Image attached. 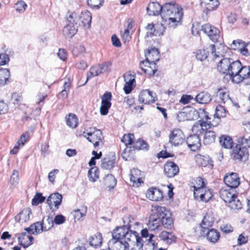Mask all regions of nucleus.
<instances>
[{
  "label": "nucleus",
  "mask_w": 250,
  "mask_h": 250,
  "mask_svg": "<svg viewBox=\"0 0 250 250\" xmlns=\"http://www.w3.org/2000/svg\"><path fill=\"white\" fill-rule=\"evenodd\" d=\"M240 53L246 56H250V42L247 44L245 43Z\"/></svg>",
  "instance_id": "obj_64"
},
{
  "label": "nucleus",
  "mask_w": 250,
  "mask_h": 250,
  "mask_svg": "<svg viewBox=\"0 0 250 250\" xmlns=\"http://www.w3.org/2000/svg\"><path fill=\"white\" fill-rule=\"evenodd\" d=\"M228 204L229 207L233 210H239L241 209L242 208V204L240 201L237 199L236 196Z\"/></svg>",
  "instance_id": "obj_51"
},
{
  "label": "nucleus",
  "mask_w": 250,
  "mask_h": 250,
  "mask_svg": "<svg viewBox=\"0 0 250 250\" xmlns=\"http://www.w3.org/2000/svg\"><path fill=\"white\" fill-rule=\"evenodd\" d=\"M146 196L148 199L154 201H160L163 197L162 191L156 188H149L147 191Z\"/></svg>",
  "instance_id": "obj_26"
},
{
  "label": "nucleus",
  "mask_w": 250,
  "mask_h": 250,
  "mask_svg": "<svg viewBox=\"0 0 250 250\" xmlns=\"http://www.w3.org/2000/svg\"><path fill=\"white\" fill-rule=\"evenodd\" d=\"M124 78L125 82L124 90L126 94H129L132 90L133 86H134V83H135V76L128 73L124 74Z\"/></svg>",
  "instance_id": "obj_24"
},
{
  "label": "nucleus",
  "mask_w": 250,
  "mask_h": 250,
  "mask_svg": "<svg viewBox=\"0 0 250 250\" xmlns=\"http://www.w3.org/2000/svg\"><path fill=\"white\" fill-rule=\"evenodd\" d=\"M133 27L132 20L129 19L128 21L127 25L124 30L121 31V37L124 43L128 42L131 38L130 31Z\"/></svg>",
  "instance_id": "obj_33"
},
{
  "label": "nucleus",
  "mask_w": 250,
  "mask_h": 250,
  "mask_svg": "<svg viewBox=\"0 0 250 250\" xmlns=\"http://www.w3.org/2000/svg\"><path fill=\"white\" fill-rule=\"evenodd\" d=\"M245 42L241 40H235L233 41L232 43L231 44L230 46L231 49L237 50L240 52L242 50L243 46H244Z\"/></svg>",
  "instance_id": "obj_54"
},
{
  "label": "nucleus",
  "mask_w": 250,
  "mask_h": 250,
  "mask_svg": "<svg viewBox=\"0 0 250 250\" xmlns=\"http://www.w3.org/2000/svg\"><path fill=\"white\" fill-rule=\"evenodd\" d=\"M27 228L24 229L25 232H22L20 236L18 237L19 242L21 246L23 248H26L33 244V237L31 236L33 234L32 231L28 229Z\"/></svg>",
  "instance_id": "obj_15"
},
{
  "label": "nucleus",
  "mask_w": 250,
  "mask_h": 250,
  "mask_svg": "<svg viewBox=\"0 0 250 250\" xmlns=\"http://www.w3.org/2000/svg\"><path fill=\"white\" fill-rule=\"evenodd\" d=\"M88 177L89 181L92 182H94L99 177V170L97 167H93L91 168L88 172Z\"/></svg>",
  "instance_id": "obj_49"
},
{
  "label": "nucleus",
  "mask_w": 250,
  "mask_h": 250,
  "mask_svg": "<svg viewBox=\"0 0 250 250\" xmlns=\"http://www.w3.org/2000/svg\"><path fill=\"white\" fill-rule=\"evenodd\" d=\"M140 67L145 73L150 76H153L157 71L156 63H148L145 61H142L140 62Z\"/></svg>",
  "instance_id": "obj_29"
},
{
  "label": "nucleus",
  "mask_w": 250,
  "mask_h": 250,
  "mask_svg": "<svg viewBox=\"0 0 250 250\" xmlns=\"http://www.w3.org/2000/svg\"><path fill=\"white\" fill-rule=\"evenodd\" d=\"M66 124L72 128H76L78 125V120L77 116L73 113H69L65 116Z\"/></svg>",
  "instance_id": "obj_41"
},
{
  "label": "nucleus",
  "mask_w": 250,
  "mask_h": 250,
  "mask_svg": "<svg viewBox=\"0 0 250 250\" xmlns=\"http://www.w3.org/2000/svg\"><path fill=\"white\" fill-rule=\"evenodd\" d=\"M220 196L226 203H229L236 196V191L234 189L224 187L220 191Z\"/></svg>",
  "instance_id": "obj_21"
},
{
  "label": "nucleus",
  "mask_w": 250,
  "mask_h": 250,
  "mask_svg": "<svg viewBox=\"0 0 250 250\" xmlns=\"http://www.w3.org/2000/svg\"><path fill=\"white\" fill-rule=\"evenodd\" d=\"M214 125L211 122H207L204 121L199 120L196 122L192 127V131L195 135L199 136V135L203 134L209 129L211 126Z\"/></svg>",
  "instance_id": "obj_13"
},
{
  "label": "nucleus",
  "mask_w": 250,
  "mask_h": 250,
  "mask_svg": "<svg viewBox=\"0 0 250 250\" xmlns=\"http://www.w3.org/2000/svg\"><path fill=\"white\" fill-rule=\"evenodd\" d=\"M208 52L205 49L198 50L196 53V58L197 60L203 61L207 59Z\"/></svg>",
  "instance_id": "obj_57"
},
{
  "label": "nucleus",
  "mask_w": 250,
  "mask_h": 250,
  "mask_svg": "<svg viewBox=\"0 0 250 250\" xmlns=\"http://www.w3.org/2000/svg\"><path fill=\"white\" fill-rule=\"evenodd\" d=\"M187 143L188 147L193 151L198 150L201 146V141L199 136L197 135H191L188 136L187 139Z\"/></svg>",
  "instance_id": "obj_23"
},
{
  "label": "nucleus",
  "mask_w": 250,
  "mask_h": 250,
  "mask_svg": "<svg viewBox=\"0 0 250 250\" xmlns=\"http://www.w3.org/2000/svg\"><path fill=\"white\" fill-rule=\"evenodd\" d=\"M114 161L109 159H104L101 163L102 168L106 169H110L114 167Z\"/></svg>",
  "instance_id": "obj_56"
},
{
  "label": "nucleus",
  "mask_w": 250,
  "mask_h": 250,
  "mask_svg": "<svg viewBox=\"0 0 250 250\" xmlns=\"http://www.w3.org/2000/svg\"><path fill=\"white\" fill-rule=\"evenodd\" d=\"M71 86V82L70 78H65L64 79L63 89L58 94V97L59 99L63 100L65 99L68 95Z\"/></svg>",
  "instance_id": "obj_37"
},
{
  "label": "nucleus",
  "mask_w": 250,
  "mask_h": 250,
  "mask_svg": "<svg viewBox=\"0 0 250 250\" xmlns=\"http://www.w3.org/2000/svg\"><path fill=\"white\" fill-rule=\"evenodd\" d=\"M83 135L88 141L93 144L95 148L100 145H103L104 137L100 130L92 129L89 131H84Z\"/></svg>",
  "instance_id": "obj_7"
},
{
  "label": "nucleus",
  "mask_w": 250,
  "mask_h": 250,
  "mask_svg": "<svg viewBox=\"0 0 250 250\" xmlns=\"http://www.w3.org/2000/svg\"><path fill=\"white\" fill-rule=\"evenodd\" d=\"M197 115L200 119V120L204 121L205 122H210L209 120L210 118L208 116V114L204 109H199L198 111H197Z\"/></svg>",
  "instance_id": "obj_55"
},
{
  "label": "nucleus",
  "mask_w": 250,
  "mask_h": 250,
  "mask_svg": "<svg viewBox=\"0 0 250 250\" xmlns=\"http://www.w3.org/2000/svg\"><path fill=\"white\" fill-rule=\"evenodd\" d=\"M145 57L146 62L156 63V62H158L160 59L159 52L157 48H151L146 52Z\"/></svg>",
  "instance_id": "obj_25"
},
{
  "label": "nucleus",
  "mask_w": 250,
  "mask_h": 250,
  "mask_svg": "<svg viewBox=\"0 0 250 250\" xmlns=\"http://www.w3.org/2000/svg\"><path fill=\"white\" fill-rule=\"evenodd\" d=\"M152 208V211L159 215L161 224L165 228L170 229L173 227V219L170 211L162 206H155Z\"/></svg>",
  "instance_id": "obj_5"
},
{
  "label": "nucleus",
  "mask_w": 250,
  "mask_h": 250,
  "mask_svg": "<svg viewBox=\"0 0 250 250\" xmlns=\"http://www.w3.org/2000/svg\"><path fill=\"white\" fill-rule=\"evenodd\" d=\"M86 212V211L85 209H83V210L81 209H77L74 210L72 213L75 221H79L82 217L85 215Z\"/></svg>",
  "instance_id": "obj_61"
},
{
  "label": "nucleus",
  "mask_w": 250,
  "mask_h": 250,
  "mask_svg": "<svg viewBox=\"0 0 250 250\" xmlns=\"http://www.w3.org/2000/svg\"><path fill=\"white\" fill-rule=\"evenodd\" d=\"M241 64L239 61H233L229 58H223L219 61L217 68L219 72L229 75L233 82V78L238 73Z\"/></svg>",
  "instance_id": "obj_3"
},
{
  "label": "nucleus",
  "mask_w": 250,
  "mask_h": 250,
  "mask_svg": "<svg viewBox=\"0 0 250 250\" xmlns=\"http://www.w3.org/2000/svg\"><path fill=\"white\" fill-rule=\"evenodd\" d=\"M207 239L212 243L217 242L220 237V233L215 229H210L207 234Z\"/></svg>",
  "instance_id": "obj_48"
},
{
  "label": "nucleus",
  "mask_w": 250,
  "mask_h": 250,
  "mask_svg": "<svg viewBox=\"0 0 250 250\" xmlns=\"http://www.w3.org/2000/svg\"><path fill=\"white\" fill-rule=\"evenodd\" d=\"M111 94L110 92L104 93L102 97V103L100 107L101 114L105 115L108 113V109L111 107Z\"/></svg>",
  "instance_id": "obj_19"
},
{
  "label": "nucleus",
  "mask_w": 250,
  "mask_h": 250,
  "mask_svg": "<svg viewBox=\"0 0 250 250\" xmlns=\"http://www.w3.org/2000/svg\"><path fill=\"white\" fill-rule=\"evenodd\" d=\"M219 142L222 146L225 148H232L233 142L232 139L228 136L222 135L220 137Z\"/></svg>",
  "instance_id": "obj_43"
},
{
  "label": "nucleus",
  "mask_w": 250,
  "mask_h": 250,
  "mask_svg": "<svg viewBox=\"0 0 250 250\" xmlns=\"http://www.w3.org/2000/svg\"><path fill=\"white\" fill-rule=\"evenodd\" d=\"M231 157L234 159L245 162L249 158L248 149L246 147L243 146L241 143H239L232 148Z\"/></svg>",
  "instance_id": "obj_9"
},
{
  "label": "nucleus",
  "mask_w": 250,
  "mask_h": 250,
  "mask_svg": "<svg viewBox=\"0 0 250 250\" xmlns=\"http://www.w3.org/2000/svg\"><path fill=\"white\" fill-rule=\"evenodd\" d=\"M164 5L162 6L158 2H150L147 7L146 11L149 16H158L163 14Z\"/></svg>",
  "instance_id": "obj_22"
},
{
  "label": "nucleus",
  "mask_w": 250,
  "mask_h": 250,
  "mask_svg": "<svg viewBox=\"0 0 250 250\" xmlns=\"http://www.w3.org/2000/svg\"><path fill=\"white\" fill-rule=\"evenodd\" d=\"M217 97L223 104H230L232 103L226 89H220L217 93Z\"/></svg>",
  "instance_id": "obj_39"
},
{
  "label": "nucleus",
  "mask_w": 250,
  "mask_h": 250,
  "mask_svg": "<svg viewBox=\"0 0 250 250\" xmlns=\"http://www.w3.org/2000/svg\"><path fill=\"white\" fill-rule=\"evenodd\" d=\"M239 69L238 70V73L233 78V83H238L250 76V67L249 66H242L241 64Z\"/></svg>",
  "instance_id": "obj_18"
},
{
  "label": "nucleus",
  "mask_w": 250,
  "mask_h": 250,
  "mask_svg": "<svg viewBox=\"0 0 250 250\" xmlns=\"http://www.w3.org/2000/svg\"><path fill=\"white\" fill-rule=\"evenodd\" d=\"M156 100V93L148 89L142 90L138 97V101L140 104H150Z\"/></svg>",
  "instance_id": "obj_12"
},
{
  "label": "nucleus",
  "mask_w": 250,
  "mask_h": 250,
  "mask_svg": "<svg viewBox=\"0 0 250 250\" xmlns=\"http://www.w3.org/2000/svg\"><path fill=\"white\" fill-rule=\"evenodd\" d=\"M31 213V209L29 208H25L16 217V220L21 224L26 222L29 220Z\"/></svg>",
  "instance_id": "obj_36"
},
{
  "label": "nucleus",
  "mask_w": 250,
  "mask_h": 250,
  "mask_svg": "<svg viewBox=\"0 0 250 250\" xmlns=\"http://www.w3.org/2000/svg\"><path fill=\"white\" fill-rule=\"evenodd\" d=\"M102 243V236L100 233H97L89 239L90 245L95 248L100 246Z\"/></svg>",
  "instance_id": "obj_45"
},
{
  "label": "nucleus",
  "mask_w": 250,
  "mask_h": 250,
  "mask_svg": "<svg viewBox=\"0 0 250 250\" xmlns=\"http://www.w3.org/2000/svg\"><path fill=\"white\" fill-rule=\"evenodd\" d=\"M161 224V219L159 215L152 211V213L149 216L147 224L148 228L151 230H155L160 226Z\"/></svg>",
  "instance_id": "obj_31"
},
{
  "label": "nucleus",
  "mask_w": 250,
  "mask_h": 250,
  "mask_svg": "<svg viewBox=\"0 0 250 250\" xmlns=\"http://www.w3.org/2000/svg\"><path fill=\"white\" fill-rule=\"evenodd\" d=\"M183 9L179 4L166 3L161 17L169 28H175L180 23L183 16Z\"/></svg>",
  "instance_id": "obj_1"
},
{
  "label": "nucleus",
  "mask_w": 250,
  "mask_h": 250,
  "mask_svg": "<svg viewBox=\"0 0 250 250\" xmlns=\"http://www.w3.org/2000/svg\"><path fill=\"white\" fill-rule=\"evenodd\" d=\"M19 172L17 170H14L11 176L10 182L12 185L15 186L19 183Z\"/></svg>",
  "instance_id": "obj_60"
},
{
  "label": "nucleus",
  "mask_w": 250,
  "mask_h": 250,
  "mask_svg": "<svg viewBox=\"0 0 250 250\" xmlns=\"http://www.w3.org/2000/svg\"><path fill=\"white\" fill-rule=\"evenodd\" d=\"M111 65V62H106L98 65L91 67L89 71L87 73V79L85 83L91 78L106 72Z\"/></svg>",
  "instance_id": "obj_10"
},
{
  "label": "nucleus",
  "mask_w": 250,
  "mask_h": 250,
  "mask_svg": "<svg viewBox=\"0 0 250 250\" xmlns=\"http://www.w3.org/2000/svg\"><path fill=\"white\" fill-rule=\"evenodd\" d=\"M53 225V219L47 216L46 219L43 218L42 222H37L33 224L28 229L32 231L33 234H37L49 230Z\"/></svg>",
  "instance_id": "obj_6"
},
{
  "label": "nucleus",
  "mask_w": 250,
  "mask_h": 250,
  "mask_svg": "<svg viewBox=\"0 0 250 250\" xmlns=\"http://www.w3.org/2000/svg\"><path fill=\"white\" fill-rule=\"evenodd\" d=\"M141 171L137 168H133L130 171V182L134 187H139L143 181L141 177Z\"/></svg>",
  "instance_id": "obj_30"
},
{
  "label": "nucleus",
  "mask_w": 250,
  "mask_h": 250,
  "mask_svg": "<svg viewBox=\"0 0 250 250\" xmlns=\"http://www.w3.org/2000/svg\"><path fill=\"white\" fill-rule=\"evenodd\" d=\"M27 7V5L26 3L22 0L18 1L16 4V9L19 12H22L24 11Z\"/></svg>",
  "instance_id": "obj_63"
},
{
  "label": "nucleus",
  "mask_w": 250,
  "mask_h": 250,
  "mask_svg": "<svg viewBox=\"0 0 250 250\" xmlns=\"http://www.w3.org/2000/svg\"><path fill=\"white\" fill-rule=\"evenodd\" d=\"M185 136L183 131L179 128L172 130L169 135V142L173 146H178L183 144Z\"/></svg>",
  "instance_id": "obj_8"
},
{
  "label": "nucleus",
  "mask_w": 250,
  "mask_h": 250,
  "mask_svg": "<svg viewBox=\"0 0 250 250\" xmlns=\"http://www.w3.org/2000/svg\"><path fill=\"white\" fill-rule=\"evenodd\" d=\"M219 5L217 0H203L201 3L202 7L205 8L207 14L208 12L215 9Z\"/></svg>",
  "instance_id": "obj_34"
},
{
  "label": "nucleus",
  "mask_w": 250,
  "mask_h": 250,
  "mask_svg": "<svg viewBox=\"0 0 250 250\" xmlns=\"http://www.w3.org/2000/svg\"><path fill=\"white\" fill-rule=\"evenodd\" d=\"M226 116V110L225 108L221 105L217 106L215 109V114L214 115V117H216L218 119H220V118L225 117Z\"/></svg>",
  "instance_id": "obj_53"
},
{
  "label": "nucleus",
  "mask_w": 250,
  "mask_h": 250,
  "mask_svg": "<svg viewBox=\"0 0 250 250\" xmlns=\"http://www.w3.org/2000/svg\"><path fill=\"white\" fill-rule=\"evenodd\" d=\"M209 47L214 59L223 57L226 52V47L221 43L217 47L213 44L210 45Z\"/></svg>",
  "instance_id": "obj_32"
},
{
  "label": "nucleus",
  "mask_w": 250,
  "mask_h": 250,
  "mask_svg": "<svg viewBox=\"0 0 250 250\" xmlns=\"http://www.w3.org/2000/svg\"><path fill=\"white\" fill-rule=\"evenodd\" d=\"M79 19L80 21L79 22L78 25H82L87 28H89L91 25L92 16L90 12L87 10L81 12L79 14Z\"/></svg>",
  "instance_id": "obj_28"
},
{
  "label": "nucleus",
  "mask_w": 250,
  "mask_h": 250,
  "mask_svg": "<svg viewBox=\"0 0 250 250\" xmlns=\"http://www.w3.org/2000/svg\"><path fill=\"white\" fill-rule=\"evenodd\" d=\"M79 14L75 12H69L67 17V22L78 25L80 21Z\"/></svg>",
  "instance_id": "obj_52"
},
{
  "label": "nucleus",
  "mask_w": 250,
  "mask_h": 250,
  "mask_svg": "<svg viewBox=\"0 0 250 250\" xmlns=\"http://www.w3.org/2000/svg\"><path fill=\"white\" fill-rule=\"evenodd\" d=\"M10 77V73L8 69H0V85H4L6 83Z\"/></svg>",
  "instance_id": "obj_50"
},
{
  "label": "nucleus",
  "mask_w": 250,
  "mask_h": 250,
  "mask_svg": "<svg viewBox=\"0 0 250 250\" xmlns=\"http://www.w3.org/2000/svg\"><path fill=\"white\" fill-rule=\"evenodd\" d=\"M122 239H112L108 243V246L111 250H129L128 244L125 243Z\"/></svg>",
  "instance_id": "obj_17"
},
{
  "label": "nucleus",
  "mask_w": 250,
  "mask_h": 250,
  "mask_svg": "<svg viewBox=\"0 0 250 250\" xmlns=\"http://www.w3.org/2000/svg\"><path fill=\"white\" fill-rule=\"evenodd\" d=\"M45 198L42 196L40 193H37L32 199V204L33 205H38L44 201Z\"/></svg>",
  "instance_id": "obj_58"
},
{
  "label": "nucleus",
  "mask_w": 250,
  "mask_h": 250,
  "mask_svg": "<svg viewBox=\"0 0 250 250\" xmlns=\"http://www.w3.org/2000/svg\"><path fill=\"white\" fill-rule=\"evenodd\" d=\"M172 234L170 232L166 231H163L159 235L160 238L164 241L169 242V240H171Z\"/></svg>",
  "instance_id": "obj_62"
},
{
  "label": "nucleus",
  "mask_w": 250,
  "mask_h": 250,
  "mask_svg": "<svg viewBox=\"0 0 250 250\" xmlns=\"http://www.w3.org/2000/svg\"><path fill=\"white\" fill-rule=\"evenodd\" d=\"M112 237L115 238L122 239L128 244V247L136 246L139 248L143 246L141 238L139 233L133 231L126 227H117L112 232Z\"/></svg>",
  "instance_id": "obj_2"
},
{
  "label": "nucleus",
  "mask_w": 250,
  "mask_h": 250,
  "mask_svg": "<svg viewBox=\"0 0 250 250\" xmlns=\"http://www.w3.org/2000/svg\"><path fill=\"white\" fill-rule=\"evenodd\" d=\"M192 183L194 189V196L199 201L207 202L212 196V192L205 187V183L202 178L197 177Z\"/></svg>",
  "instance_id": "obj_4"
},
{
  "label": "nucleus",
  "mask_w": 250,
  "mask_h": 250,
  "mask_svg": "<svg viewBox=\"0 0 250 250\" xmlns=\"http://www.w3.org/2000/svg\"><path fill=\"white\" fill-rule=\"evenodd\" d=\"M134 139V136L133 134H128L127 135H124L121 139L122 142L125 144L126 148L124 149V153L129 152L131 148L127 146L128 145H132Z\"/></svg>",
  "instance_id": "obj_42"
},
{
  "label": "nucleus",
  "mask_w": 250,
  "mask_h": 250,
  "mask_svg": "<svg viewBox=\"0 0 250 250\" xmlns=\"http://www.w3.org/2000/svg\"><path fill=\"white\" fill-rule=\"evenodd\" d=\"M197 102L201 104L208 103L211 100L210 95L208 92H203L198 94L195 97Z\"/></svg>",
  "instance_id": "obj_40"
},
{
  "label": "nucleus",
  "mask_w": 250,
  "mask_h": 250,
  "mask_svg": "<svg viewBox=\"0 0 250 250\" xmlns=\"http://www.w3.org/2000/svg\"><path fill=\"white\" fill-rule=\"evenodd\" d=\"M197 117V113L196 110L187 107L178 113L177 118L179 122H184L195 120Z\"/></svg>",
  "instance_id": "obj_11"
},
{
  "label": "nucleus",
  "mask_w": 250,
  "mask_h": 250,
  "mask_svg": "<svg viewBox=\"0 0 250 250\" xmlns=\"http://www.w3.org/2000/svg\"><path fill=\"white\" fill-rule=\"evenodd\" d=\"M134 147L137 149H147L148 145L144 141L139 139L134 144Z\"/></svg>",
  "instance_id": "obj_59"
},
{
  "label": "nucleus",
  "mask_w": 250,
  "mask_h": 250,
  "mask_svg": "<svg viewBox=\"0 0 250 250\" xmlns=\"http://www.w3.org/2000/svg\"><path fill=\"white\" fill-rule=\"evenodd\" d=\"M196 161L198 165L204 167L208 166L211 167L213 166L212 161L208 155H197L196 156Z\"/></svg>",
  "instance_id": "obj_35"
},
{
  "label": "nucleus",
  "mask_w": 250,
  "mask_h": 250,
  "mask_svg": "<svg viewBox=\"0 0 250 250\" xmlns=\"http://www.w3.org/2000/svg\"><path fill=\"white\" fill-rule=\"evenodd\" d=\"M224 181L227 187L235 189L240 184V179L236 173L227 174L224 177Z\"/></svg>",
  "instance_id": "obj_16"
},
{
  "label": "nucleus",
  "mask_w": 250,
  "mask_h": 250,
  "mask_svg": "<svg viewBox=\"0 0 250 250\" xmlns=\"http://www.w3.org/2000/svg\"><path fill=\"white\" fill-rule=\"evenodd\" d=\"M78 27V25L67 22L63 30L64 35L68 37H73L77 32Z\"/></svg>",
  "instance_id": "obj_38"
},
{
  "label": "nucleus",
  "mask_w": 250,
  "mask_h": 250,
  "mask_svg": "<svg viewBox=\"0 0 250 250\" xmlns=\"http://www.w3.org/2000/svg\"><path fill=\"white\" fill-rule=\"evenodd\" d=\"M213 224V220L212 218L207 214L202 220V223L200 224V227L203 229V231L204 232L205 230L209 229L212 226Z\"/></svg>",
  "instance_id": "obj_44"
},
{
  "label": "nucleus",
  "mask_w": 250,
  "mask_h": 250,
  "mask_svg": "<svg viewBox=\"0 0 250 250\" xmlns=\"http://www.w3.org/2000/svg\"><path fill=\"white\" fill-rule=\"evenodd\" d=\"M62 196L61 194L58 192L54 193L49 196L46 203L51 209L54 206L55 209H57L62 204Z\"/></svg>",
  "instance_id": "obj_20"
},
{
  "label": "nucleus",
  "mask_w": 250,
  "mask_h": 250,
  "mask_svg": "<svg viewBox=\"0 0 250 250\" xmlns=\"http://www.w3.org/2000/svg\"><path fill=\"white\" fill-rule=\"evenodd\" d=\"M104 185L109 188H113L116 186L117 180L112 174H107L104 178Z\"/></svg>",
  "instance_id": "obj_47"
},
{
  "label": "nucleus",
  "mask_w": 250,
  "mask_h": 250,
  "mask_svg": "<svg viewBox=\"0 0 250 250\" xmlns=\"http://www.w3.org/2000/svg\"><path fill=\"white\" fill-rule=\"evenodd\" d=\"M215 138L216 134L214 131L207 130L205 134L203 143L205 145L211 144L215 141Z\"/></svg>",
  "instance_id": "obj_46"
},
{
  "label": "nucleus",
  "mask_w": 250,
  "mask_h": 250,
  "mask_svg": "<svg viewBox=\"0 0 250 250\" xmlns=\"http://www.w3.org/2000/svg\"><path fill=\"white\" fill-rule=\"evenodd\" d=\"M165 174L168 177H173L179 171V167L172 161L167 162L164 167Z\"/></svg>",
  "instance_id": "obj_27"
},
{
  "label": "nucleus",
  "mask_w": 250,
  "mask_h": 250,
  "mask_svg": "<svg viewBox=\"0 0 250 250\" xmlns=\"http://www.w3.org/2000/svg\"><path fill=\"white\" fill-rule=\"evenodd\" d=\"M202 30L214 42H217L220 37L219 30L209 24H205L203 25Z\"/></svg>",
  "instance_id": "obj_14"
}]
</instances>
